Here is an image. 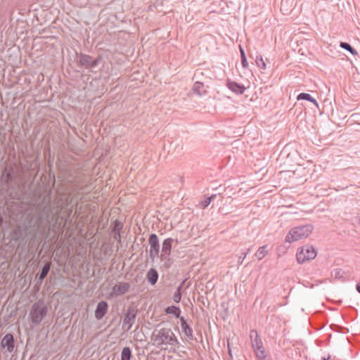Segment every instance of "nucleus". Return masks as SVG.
Here are the masks:
<instances>
[{
	"label": "nucleus",
	"mask_w": 360,
	"mask_h": 360,
	"mask_svg": "<svg viewBox=\"0 0 360 360\" xmlns=\"http://www.w3.org/2000/svg\"><path fill=\"white\" fill-rule=\"evenodd\" d=\"M226 86L231 91L237 94H242L245 90V87L243 84L230 79H227Z\"/></svg>",
	"instance_id": "nucleus-12"
},
{
	"label": "nucleus",
	"mask_w": 360,
	"mask_h": 360,
	"mask_svg": "<svg viewBox=\"0 0 360 360\" xmlns=\"http://www.w3.org/2000/svg\"><path fill=\"white\" fill-rule=\"evenodd\" d=\"M356 289L359 293H360V282L356 285Z\"/></svg>",
	"instance_id": "nucleus-35"
},
{
	"label": "nucleus",
	"mask_w": 360,
	"mask_h": 360,
	"mask_svg": "<svg viewBox=\"0 0 360 360\" xmlns=\"http://www.w3.org/2000/svg\"><path fill=\"white\" fill-rule=\"evenodd\" d=\"M180 321H181V326L182 328V330L185 335L190 340H193L194 336L193 334V329L187 323L186 319L184 316L180 317Z\"/></svg>",
	"instance_id": "nucleus-13"
},
{
	"label": "nucleus",
	"mask_w": 360,
	"mask_h": 360,
	"mask_svg": "<svg viewBox=\"0 0 360 360\" xmlns=\"http://www.w3.org/2000/svg\"><path fill=\"white\" fill-rule=\"evenodd\" d=\"M250 338L253 349L264 347L261 338L259 337L257 330H251L250 332Z\"/></svg>",
	"instance_id": "nucleus-11"
},
{
	"label": "nucleus",
	"mask_w": 360,
	"mask_h": 360,
	"mask_svg": "<svg viewBox=\"0 0 360 360\" xmlns=\"http://www.w3.org/2000/svg\"><path fill=\"white\" fill-rule=\"evenodd\" d=\"M330 359V355H328V356H322L321 360H329Z\"/></svg>",
	"instance_id": "nucleus-36"
},
{
	"label": "nucleus",
	"mask_w": 360,
	"mask_h": 360,
	"mask_svg": "<svg viewBox=\"0 0 360 360\" xmlns=\"http://www.w3.org/2000/svg\"><path fill=\"white\" fill-rule=\"evenodd\" d=\"M256 356L259 360H264L266 358V353L264 347L254 349Z\"/></svg>",
	"instance_id": "nucleus-27"
},
{
	"label": "nucleus",
	"mask_w": 360,
	"mask_h": 360,
	"mask_svg": "<svg viewBox=\"0 0 360 360\" xmlns=\"http://www.w3.org/2000/svg\"><path fill=\"white\" fill-rule=\"evenodd\" d=\"M137 311L134 307H129L124 314L122 328L125 331H129L134 324L136 318Z\"/></svg>",
	"instance_id": "nucleus-7"
},
{
	"label": "nucleus",
	"mask_w": 360,
	"mask_h": 360,
	"mask_svg": "<svg viewBox=\"0 0 360 360\" xmlns=\"http://www.w3.org/2000/svg\"><path fill=\"white\" fill-rule=\"evenodd\" d=\"M148 243L150 245V250H160V243L158 236L155 233H151L148 238Z\"/></svg>",
	"instance_id": "nucleus-20"
},
{
	"label": "nucleus",
	"mask_w": 360,
	"mask_h": 360,
	"mask_svg": "<svg viewBox=\"0 0 360 360\" xmlns=\"http://www.w3.org/2000/svg\"><path fill=\"white\" fill-rule=\"evenodd\" d=\"M151 340L153 345L161 347L164 349H174L179 345V342L170 328H162L153 331L151 335Z\"/></svg>",
	"instance_id": "nucleus-2"
},
{
	"label": "nucleus",
	"mask_w": 360,
	"mask_h": 360,
	"mask_svg": "<svg viewBox=\"0 0 360 360\" xmlns=\"http://www.w3.org/2000/svg\"><path fill=\"white\" fill-rule=\"evenodd\" d=\"M51 263L50 262H46L41 269V271L38 276V283H41L44 278L46 277L51 269Z\"/></svg>",
	"instance_id": "nucleus-21"
},
{
	"label": "nucleus",
	"mask_w": 360,
	"mask_h": 360,
	"mask_svg": "<svg viewBox=\"0 0 360 360\" xmlns=\"http://www.w3.org/2000/svg\"><path fill=\"white\" fill-rule=\"evenodd\" d=\"M72 182L75 184L77 186H80L82 184L84 183V179L83 175H79L75 176L72 179Z\"/></svg>",
	"instance_id": "nucleus-31"
},
{
	"label": "nucleus",
	"mask_w": 360,
	"mask_h": 360,
	"mask_svg": "<svg viewBox=\"0 0 360 360\" xmlns=\"http://www.w3.org/2000/svg\"><path fill=\"white\" fill-rule=\"evenodd\" d=\"M14 178L15 176L13 175V168H11L10 172H7L6 169L1 176L2 182L7 187H8L10 181H12Z\"/></svg>",
	"instance_id": "nucleus-18"
},
{
	"label": "nucleus",
	"mask_w": 360,
	"mask_h": 360,
	"mask_svg": "<svg viewBox=\"0 0 360 360\" xmlns=\"http://www.w3.org/2000/svg\"><path fill=\"white\" fill-rule=\"evenodd\" d=\"M240 56H241V64L244 68H247L248 66V63L247 61V58L245 54L244 50L240 46Z\"/></svg>",
	"instance_id": "nucleus-30"
},
{
	"label": "nucleus",
	"mask_w": 360,
	"mask_h": 360,
	"mask_svg": "<svg viewBox=\"0 0 360 360\" xmlns=\"http://www.w3.org/2000/svg\"><path fill=\"white\" fill-rule=\"evenodd\" d=\"M174 240L172 238L165 239L162 244V254L160 255L161 260L166 259L171 254L172 244Z\"/></svg>",
	"instance_id": "nucleus-8"
},
{
	"label": "nucleus",
	"mask_w": 360,
	"mask_h": 360,
	"mask_svg": "<svg viewBox=\"0 0 360 360\" xmlns=\"http://www.w3.org/2000/svg\"><path fill=\"white\" fill-rule=\"evenodd\" d=\"M340 46L348 51H349L353 56H357V51L347 42H340Z\"/></svg>",
	"instance_id": "nucleus-25"
},
{
	"label": "nucleus",
	"mask_w": 360,
	"mask_h": 360,
	"mask_svg": "<svg viewBox=\"0 0 360 360\" xmlns=\"http://www.w3.org/2000/svg\"><path fill=\"white\" fill-rule=\"evenodd\" d=\"M108 309V304L105 301H101L98 303L95 310V317L97 320L102 319L107 314Z\"/></svg>",
	"instance_id": "nucleus-10"
},
{
	"label": "nucleus",
	"mask_w": 360,
	"mask_h": 360,
	"mask_svg": "<svg viewBox=\"0 0 360 360\" xmlns=\"http://www.w3.org/2000/svg\"><path fill=\"white\" fill-rule=\"evenodd\" d=\"M160 250H150V257L152 260H154L156 257H159Z\"/></svg>",
	"instance_id": "nucleus-33"
},
{
	"label": "nucleus",
	"mask_w": 360,
	"mask_h": 360,
	"mask_svg": "<svg viewBox=\"0 0 360 360\" xmlns=\"http://www.w3.org/2000/svg\"><path fill=\"white\" fill-rule=\"evenodd\" d=\"M3 224V218L1 217V215L0 214V226L2 225Z\"/></svg>",
	"instance_id": "nucleus-38"
},
{
	"label": "nucleus",
	"mask_w": 360,
	"mask_h": 360,
	"mask_svg": "<svg viewBox=\"0 0 360 360\" xmlns=\"http://www.w3.org/2000/svg\"><path fill=\"white\" fill-rule=\"evenodd\" d=\"M48 312L47 307L41 301L33 304L29 316L33 325H39L45 318Z\"/></svg>",
	"instance_id": "nucleus-4"
},
{
	"label": "nucleus",
	"mask_w": 360,
	"mask_h": 360,
	"mask_svg": "<svg viewBox=\"0 0 360 360\" xmlns=\"http://www.w3.org/2000/svg\"><path fill=\"white\" fill-rule=\"evenodd\" d=\"M131 357V350L129 347H125L122 349L121 353V360H130Z\"/></svg>",
	"instance_id": "nucleus-24"
},
{
	"label": "nucleus",
	"mask_w": 360,
	"mask_h": 360,
	"mask_svg": "<svg viewBox=\"0 0 360 360\" xmlns=\"http://www.w3.org/2000/svg\"><path fill=\"white\" fill-rule=\"evenodd\" d=\"M228 352H229V355L231 356H232V354H231V349L229 348V345H228Z\"/></svg>",
	"instance_id": "nucleus-37"
},
{
	"label": "nucleus",
	"mask_w": 360,
	"mask_h": 360,
	"mask_svg": "<svg viewBox=\"0 0 360 360\" xmlns=\"http://www.w3.org/2000/svg\"><path fill=\"white\" fill-rule=\"evenodd\" d=\"M249 251H250V249H248L247 252H242V254H241L242 255L239 257L238 262V263L239 264H243V260L246 257V256H247V255H248Z\"/></svg>",
	"instance_id": "nucleus-34"
},
{
	"label": "nucleus",
	"mask_w": 360,
	"mask_h": 360,
	"mask_svg": "<svg viewBox=\"0 0 360 360\" xmlns=\"http://www.w3.org/2000/svg\"><path fill=\"white\" fill-rule=\"evenodd\" d=\"M266 246L259 247L257 251L255 253V257L259 259H262L267 254V250H266Z\"/></svg>",
	"instance_id": "nucleus-26"
},
{
	"label": "nucleus",
	"mask_w": 360,
	"mask_h": 360,
	"mask_svg": "<svg viewBox=\"0 0 360 360\" xmlns=\"http://www.w3.org/2000/svg\"><path fill=\"white\" fill-rule=\"evenodd\" d=\"M216 195L213 194L210 197L206 198L203 201L201 202V206L202 208L207 207L211 202L216 198Z\"/></svg>",
	"instance_id": "nucleus-29"
},
{
	"label": "nucleus",
	"mask_w": 360,
	"mask_h": 360,
	"mask_svg": "<svg viewBox=\"0 0 360 360\" xmlns=\"http://www.w3.org/2000/svg\"><path fill=\"white\" fill-rule=\"evenodd\" d=\"M130 289L129 283H122L119 285H115L112 288V292L115 295L118 296L127 293Z\"/></svg>",
	"instance_id": "nucleus-15"
},
{
	"label": "nucleus",
	"mask_w": 360,
	"mask_h": 360,
	"mask_svg": "<svg viewBox=\"0 0 360 360\" xmlns=\"http://www.w3.org/2000/svg\"><path fill=\"white\" fill-rule=\"evenodd\" d=\"M46 213V219H43L42 214H39L34 224L31 226V229L28 232L30 238L28 243L29 249H32L35 247L37 236L39 235L45 238L46 233V226L49 224V218L50 217L51 210L49 206H45L42 210Z\"/></svg>",
	"instance_id": "nucleus-1"
},
{
	"label": "nucleus",
	"mask_w": 360,
	"mask_h": 360,
	"mask_svg": "<svg viewBox=\"0 0 360 360\" xmlns=\"http://www.w3.org/2000/svg\"><path fill=\"white\" fill-rule=\"evenodd\" d=\"M313 229L314 226L310 224L294 227L286 235L285 241L292 243L295 241L306 238L311 233Z\"/></svg>",
	"instance_id": "nucleus-3"
},
{
	"label": "nucleus",
	"mask_w": 360,
	"mask_h": 360,
	"mask_svg": "<svg viewBox=\"0 0 360 360\" xmlns=\"http://www.w3.org/2000/svg\"><path fill=\"white\" fill-rule=\"evenodd\" d=\"M1 345L3 348H6L9 353H11L15 348V339L13 334L5 335L1 340Z\"/></svg>",
	"instance_id": "nucleus-9"
},
{
	"label": "nucleus",
	"mask_w": 360,
	"mask_h": 360,
	"mask_svg": "<svg viewBox=\"0 0 360 360\" xmlns=\"http://www.w3.org/2000/svg\"><path fill=\"white\" fill-rule=\"evenodd\" d=\"M297 99L298 101H300V100H305V101H309V102L314 103L317 108H319L318 102L309 94H307V93H300L297 96Z\"/></svg>",
	"instance_id": "nucleus-22"
},
{
	"label": "nucleus",
	"mask_w": 360,
	"mask_h": 360,
	"mask_svg": "<svg viewBox=\"0 0 360 360\" xmlns=\"http://www.w3.org/2000/svg\"><path fill=\"white\" fill-rule=\"evenodd\" d=\"M181 285L177 288L176 291L174 292V294L173 295V300L176 303H179L181 300Z\"/></svg>",
	"instance_id": "nucleus-32"
},
{
	"label": "nucleus",
	"mask_w": 360,
	"mask_h": 360,
	"mask_svg": "<svg viewBox=\"0 0 360 360\" xmlns=\"http://www.w3.org/2000/svg\"><path fill=\"white\" fill-rule=\"evenodd\" d=\"M78 65L86 69H93L96 68L101 60V56L94 58L93 56L90 55L82 53L78 55Z\"/></svg>",
	"instance_id": "nucleus-6"
},
{
	"label": "nucleus",
	"mask_w": 360,
	"mask_h": 360,
	"mask_svg": "<svg viewBox=\"0 0 360 360\" xmlns=\"http://www.w3.org/2000/svg\"><path fill=\"white\" fill-rule=\"evenodd\" d=\"M158 278V272L154 268L150 269L146 274V279L151 285H154L157 283Z\"/></svg>",
	"instance_id": "nucleus-16"
},
{
	"label": "nucleus",
	"mask_w": 360,
	"mask_h": 360,
	"mask_svg": "<svg viewBox=\"0 0 360 360\" xmlns=\"http://www.w3.org/2000/svg\"><path fill=\"white\" fill-rule=\"evenodd\" d=\"M255 63L257 64V66L259 68L262 70L266 69V63L263 60V58L262 56H258L256 57Z\"/></svg>",
	"instance_id": "nucleus-28"
},
{
	"label": "nucleus",
	"mask_w": 360,
	"mask_h": 360,
	"mask_svg": "<svg viewBox=\"0 0 360 360\" xmlns=\"http://www.w3.org/2000/svg\"><path fill=\"white\" fill-rule=\"evenodd\" d=\"M316 256V251L311 245H304L298 249L296 258L300 264H303L307 261L314 259Z\"/></svg>",
	"instance_id": "nucleus-5"
},
{
	"label": "nucleus",
	"mask_w": 360,
	"mask_h": 360,
	"mask_svg": "<svg viewBox=\"0 0 360 360\" xmlns=\"http://www.w3.org/2000/svg\"><path fill=\"white\" fill-rule=\"evenodd\" d=\"M166 314H172L176 318L180 319L181 309L179 307L169 306L165 309Z\"/></svg>",
	"instance_id": "nucleus-23"
},
{
	"label": "nucleus",
	"mask_w": 360,
	"mask_h": 360,
	"mask_svg": "<svg viewBox=\"0 0 360 360\" xmlns=\"http://www.w3.org/2000/svg\"><path fill=\"white\" fill-rule=\"evenodd\" d=\"M331 276L334 279L345 281L347 280L346 273L341 269H334L331 271Z\"/></svg>",
	"instance_id": "nucleus-19"
},
{
	"label": "nucleus",
	"mask_w": 360,
	"mask_h": 360,
	"mask_svg": "<svg viewBox=\"0 0 360 360\" xmlns=\"http://www.w3.org/2000/svg\"><path fill=\"white\" fill-rule=\"evenodd\" d=\"M123 229V224L120 222L119 220H115L113 223V227L112 229V233L114 234L113 238L115 240H117L119 243H121V234L120 232Z\"/></svg>",
	"instance_id": "nucleus-14"
},
{
	"label": "nucleus",
	"mask_w": 360,
	"mask_h": 360,
	"mask_svg": "<svg viewBox=\"0 0 360 360\" xmlns=\"http://www.w3.org/2000/svg\"><path fill=\"white\" fill-rule=\"evenodd\" d=\"M192 89L195 94L200 96L206 95L207 93V91L203 83L200 82H195L193 86Z\"/></svg>",
	"instance_id": "nucleus-17"
}]
</instances>
